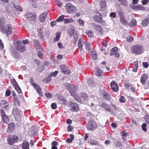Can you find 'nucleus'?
<instances>
[{
  "instance_id": "obj_1",
  "label": "nucleus",
  "mask_w": 149,
  "mask_h": 149,
  "mask_svg": "<svg viewBox=\"0 0 149 149\" xmlns=\"http://www.w3.org/2000/svg\"><path fill=\"white\" fill-rule=\"evenodd\" d=\"M5 19L4 17H2L0 18V31L2 33H5L7 36H8L12 33L13 27L9 24H7L5 26Z\"/></svg>"
},
{
  "instance_id": "obj_2",
  "label": "nucleus",
  "mask_w": 149,
  "mask_h": 149,
  "mask_svg": "<svg viewBox=\"0 0 149 149\" xmlns=\"http://www.w3.org/2000/svg\"><path fill=\"white\" fill-rule=\"evenodd\" d=\"M131 51L133 54L139 55L144 52V49L142 46L140 45H135L131 47Z\"/></svg>"
},
{
  "instance_id": "obj_3",
  "label": "nucleus",
  "mask_w": 149,
  "mask_h": 149,
  "mask_svg": "<svg viewBox=\"0 0 149 149\" xmlns=\"http://www.w3.org/2000/svg\"><path fill=\"white\" fill-rule=\"evenodd\" d=\"M15 45V49L20 52L23 53L26 51V46L25 45H23L21 41H17Z\"/></svg>"
},
{
  "instance_id": "obj_4",
  "label": "nucleus",
  "mask_w": 149,
  "mask_h": 149,
  "mask_svg": "<svg viewBox=\"0 0 149 149\" xmlns=\"http://www.w3.org/2000/svg\"><path fill=\"white\" fill-rule=\"evenodd\" d=\"M18 138L17 136L15 135L9 136L7 138V141L8 144L9 145H12L18 141Z\"/></svg>"
},
{
  "instance_id": "obj_5",
  "label": "nucleus",
  "mask_w": 149,
  "mask_h": 149,
  "mask_svg": "<svg viewBox=\"0 0 149 149\" xmlns=\"http://www.w3.org/2000/svg\"><path fill=\"white\" fill-rule=\"evenodd\" d=\"M69 87L68 91L70 93L74 98L76 99L77 96L75 95V93L78 89L77 86L75 85L71 84L70 85Z\"/></svg>"
},
{
  "instance_id": "obj_6",
  "label": "nucleus",
  "mask_w": 149,
  "mask_h": 149,
  "mask_svg": "<svg viewBox=\"0 0 149 149\" xmlns=\"http://www.w3.org/2000/svg\"><path fill=\"white\" fill-rule=\"evenodd\" d=\"M97 124L96 122L93 120H90L88 123L87 127V129L89 130H95L97 127Z\"/></svg>"
},
{
  "instance_id": "obj_7",
  "label": "nucleus",
  "mask_w": 149,
  "mask_h": 149,
  "mask_svg": "<svg viewBox=\"0 0 149 149\" xmlns=\"http://www.w3.org/2000/svg\"><path fill=\"white\" fill-rule=\"evenodd\" d=\"M100 16L95 15L93 17V19L95 21L98 23H101L102 25H105V22L102 20V18L101 14L99 13Z\"/></svg>"
},
{
  "instance_id": "obj_8",
  "label": "nucleus",
  "mask_w": 149,
  "mask_h": 149,
  "mask_svg": "<svg viewBox=\"0 0 149 149\" xmlns=\"http://www.w3.org/2000/svg\"><path fill=\"white\" fill-rule=\"evenodd\" d=\"M12 114L16 119L21 118L20 112L17 107H15L13 109Z\"/></svg>"
},
{
  "instance_id": "obj_9",
  "label": "nucleus",
  "mask_w": 149,
  "mask_h": 149,
  "mask_svg": "<svg viewBox=\"0 0 149 149\" xmlns=\"http://www.w3.org/2000/svg\"><path fill=\"white\" fill-rule=\"evenodd\" d=\"M70 110L71 111L74 112H77L79 110V107L77 104L72 102H70Z\"/></svg>"
},
{
  "instance_id": "obj_10",
  "label": "nucleus",
  "mask_w": 149,
  "mask_h": 149,
  "mask_svg": "<svg viewBox=\"0 0 149 149\" xmlns=\"http://www.w3.org/2000/svg\"><path fill=\"white\" fill-rule=\"evenodd\" d=\"M65 8L66 11L68 13H72L74 11L75 8L71 3H67L65 5Z\"/></svg>"
},
{
  "instance_id": "obj_11",
  "label": "nucleus",
  "mask_w": 149,
  "mask_h": 149,
  "mask_svg": "<svg viewBox=\"0 0 149 149\" xmlns=\"http://www.w3.org/2000/svg\"><path fill=\"white\" fill-rule=\"evenodd\" d=\"M101 107L102 108L109 112H111L113 111V110L111 108L110 105L106 103H102Z\"/></svg>"
},
{
  "instance_id": "obj_12",
  "label": "nucleus",
  "mask_w": 149,
  "mask_h": 149,
  "mask_svg": "<svg viewBox=\"0 0 149 149\" xmlns=\"http://www.w3.org/2000/svg\"><path fill=\"white\" fill-rule=\"evenodd\" d=\"M25 16L30 20H34L36 18V14L32 13H27L25 14Z\"/></svg>"
},
{
  "instance_id": "obj_13",
  "label": "nucleus",
  "mask_w": 149,
  "mask_h": 149,
  "mask_svg": "<svg viewBox=\"0 0 149 149\" xmlns=\"http://www.w3.org/2000/svg\"><path fill=\"white\" fill-rule=\"evenodd\" d=\"M0 105L1 107L4 110H8L9 109V104L6 100H0Z\"/></svg>"
},
{
  "instance_id": "obj_14",
  "label": "nucleus",
  "mask_w": 149,
  "mask_h": 149,
  "mask_svg": "<svg viewBox=\"0 0 149 149\" xmlns=\"http://www.w3.org/2000/svg\"><path fill=\"white\" fill-rule=\"evenodd\" d=\"M60 68L62 72L65 74H69L70 72V69L64 65H60Z\"/></svg>"
},
{
  "instance_id": "obj_15",
  "label": "nucleus",
  "mask_w": 149,
  "mask_h": 149,
  "mask_svg": "<svg viewBox=\"0 0 149 149\" xmlns=\"http://www.w3.org/2000/svg\"><path fill=\"white\" fill-rule=\"evenodd\" d=\"M118 48L116 47H115L112 49L110 53V55H114L116 57H119V54L118 52Z\"/></svg>"
},
{
  "instance_id": "obj_16",
  "label": "nucleus",
  "mask_w": 149,
  "mask_h": 149,
  "mask_svg": "<svg viewBox=\"0 0 149 149\" xmlns=\"http://www.w3.org/2000/svg\"><path fill=\"white\" fill-rule=\"evenodd\" d=\"M110 86L112 90L114 92L117 91L119 89L117 84L114 81H112L110 83Z\"/></svg>"
},
{
  "instance_id": "obj_17",
  "label": "nucleus",
  "mask_w": 149,
  "mask_h": 149,
  "mask_svg": "<svg viewBox=\"0 0 149 149\" xmlns=\"http://www.w3.org/2000/svg\"><path fill=\"white\" fill-rule=\"evenodd\" d=\"M102 96L103 98L106 100H109L111 98L109 93L105 91L102 92Z\"/></svg>"
},
{
  "instance_id": "obj_18",
  "label": "nucleus",
  "mask_w": 149,
  "mask_h": 149,
  "mask_svg": "<svg viewBox=\"0 0 149 149\" xmlns=\"http://www.w3.org/2000/svg\"><path fill=\"white\" fill-rule=\"evenodd\" d=\"M91 55L92 58L95 60L97 58V55L96 52L93 49H91L88 52Z\"/></svg>"
},
{
  "instance_id": "obj_19",
  "label": "nucleus",
  "mask_w": 149,
  "mask_h": 149,
  "mask_svg": "<svg viewBox=\"0 0 149 149\" xmlns=\"http://www.w3.org/2000/svg\"><path fill=\"white\" fill-rule=\"evenodd\" d=\"M148 78L147 74L144 73L143 74L141 78L140 81L143 84H144L145 82Z\"/></svg>"
},
{
  "instance_id": "obj_20",
  "label": "nucleus",
  "mask_w": 149,
  "mask_h": 149,
  "mask_svg": "<svg viewBox=\"0 0 149 149\" xmlns=\"http://www.w3.org/2000/svg\"><path fill=\"white\" fill-rule=\"evenodd\" d=\"M59 103L62 104H66L67 101L64 97L62 96H59L58 99Z\"/></svg>"
},
{
  "instance_id": "obj_21",
  "label": "nucleus",
  "mask_w": 149,
  "mask_h": 149,
  "mask_svg": "<svg viewBox=\"0 0 149 149\" xmlns=\"http://www.w3.org/2000/svg\"><path fill=\"white\" fill-rule=\"evenodd\" d=\"M100 5L101 10H104L106 8V5L104 0H100Z\"/></svg>"
},
{
  "instance_id": "obj_22",
  "label": "nucleus",
  "mask_w": 149,
  "mask_h": 149,
  "mask_svg": "<svg viewBox=\"0 0 149 149\" xmlns=\"http://www.w3.org/2000/svg\"><path fill=\"white\" fill-rule=\"evenodd\" d=\"M47 14L46 13H42L40 16L39 20L40 22H44L46 18Z\"/></svg>"
},
{
  "instance_id": "obj_23",
  "label": "nucleus",
  "mask_w": 149,
  "mask_h": 149,
  "mask_svg": "<svg viewBox=\"0 0 149 149\" xmlns=\"http://www.w3.org/2000/svg\"><path fill=\"white\" fill-rule=\"evenodd\" d=\"M34 88L36 90L37 93L40 96H43V94L42 93V90L41 87L38 85L37 86H36V87Z\"/></svg>"
},
{
  "instance_id": "obj_24",
  "label": "nucleus",
  "mask_w": 149,
  "mask_h": 149,
  "mask_svg": "<svg viewBox=\"0 0 149 149\" xmlns=\"http://www.w3.org/2000/svg\"><path fill=\"white\" fill-rule=\"evenodd\" d=\"M22 149H29V143L26 141H24L22 144Z\"/></svg>"
},
{
  "instance_id": "obj_25",
  "label": "nucleus",
  "mask_w": 149,
  "mask_h": 149,
  "mask_svg": "<svg viewBox=\"0 0 149 149\" xmlns=\"http://www.w3.org/2000/svg\"><path fill=\"white\" fill-rule=\"evenodd\" d=\"M68 33L70 36L75 33L74 29L73 26H71L70 28H69L68 29Z\"/></svg>"
},
{
  "instance_id": "obj_26",
  "label": "nucleus",
  "mask_w": 149,
  "mask_h": 149,
  "mask_svg": "<svg viewBox=\"0 0 149 149\" xmlns=\"http://www.w3.org/2000/svg\"><path fill=\"white\" fill-rule=\"evenodd\" d=\"M95 29L96 31H98L100 33L102 34V27L99 25H95Z\"/></svg>"
},
{
  "instance_id": "obj_27",
  "label": "nucleus",
  "mask_w": 149,
  "mask_h": 149,
  "mask_svg": "<svg viewBox=\"0 0 149 149\" xmlns=\"http://www.w3.org/2000/svg\"><path fill=\"white\" fill-rule=\"evenodd\" d=\"M134 66L133 69V71L135 72H136L138 70V61H136L134 63Z\"/></svg>"
},
{
  "instance_id": "obj_28",
  "label": "nucleus",
  "mask_w": 149,
  "mask_h": 149,
  "mask_svg": "<svg viewBox=\"0 0 149 149\" xmlns=\"http://www.w3.org/2000/svg\"><path fill=\"white\" fill-rule=\"evenodd\" d=\"M120 22L122 24H126L127 23V20L125 19V16L120 18Z\"/></svg>"
},
{
  "instance_id": "obj_29",
  "label": "nucleus",
  "mask_w": 149,
  "mask_h": 149,
  "mask_svg": "<svg viewBox=\"0 0 149 149\" xmlns=\"http://www.w3.org/2000/svg\"><path fill=\"white\" fill-rule=\"evenodd\" d=\"M15 126V124L13 123H10L8 125V129L12 131L14 128Z\"/></svg>"
},
{
  "instance_id": "obj_30",
  "label": "nucleus",
  "mask_w": 149,
  "mask_h": 149,
  "mask_svg": "<svg viewBox=\"0 0 149 149\" xmlns=\"http://www.w3.org/2000/svg\"><path fill=\"white\" fill-rule=\"evenodd\" d=\"M148 23L149 22L147 18L144 19L142 22V24L144 26H146Z\"/></svg>"
},
{
  "instance_id": "obj_31",
  "label": "nucleus",
  "mask_w": 149,
  "mask_h": 149,
  "mask_svg": "<svg viewBox=\"0 0 149 149\" xmlns=\"http://www.w3.org/2000/svg\"><path fill=\"white\" fill-rule=\"evenodd\" d=\"M93 32L91 31H86V34L90 38H92L93 37Z\"/></svg>"
},
{
  "instance_id": "obj_32",
  "label": "nucleus",
  "mask_w": 149,
  "mask_h": 149,
  "mask_svg": "<svg viewBox=\"0 0 149 149\" xmlns=\"http://www.w3.org/2000/svg\"><path fill=\"white\" fill-rule=\"evenodd\" d=\"M13 101L15 104L16 105H19L20 104V102L19 100L17 97L14 98Z\"/></svg>"
},
{
  "instance_id": "obj_33",
  "label": "nucleus",
  "mask_w": 149,
  "mask_h": 149,
  "mask_svg": "<svg viewBox=\"0 0 149 149\" xmlns=\"http://www.w3.org/2000/svg\"><path fill=\"white\" fill-rule=\"evenodd\" d=\"M64 16L63 15H61L56 19V21L57 22H59L64 20Z\"/></svg>"
},
{
  "instance_id": "obj_34",
  "label": "nucleus",
  "mask_w": 149,
  "mask_h": 149,
  "mask_svg": "<svg viewBox=\"0 0 149 149\" xmlns=\"http://www.w3.org/2000/svg\"><path fill=\"white\" fill-rule=\"evenodd\" d=\"M2 120L4 123H7L8 122V118L7 116L2 117Z\"/></svg>"
},
{
  "instance_id": "obj_35",
  "label": "nucleus",
  "mask_w": 149,
  "mask_h": 149,
  "mask_svg": "<svg viewBox=\"0 0 149 149\" xmlns=\"http://www.w3.org/2000/svg\"><path fill=\"white\" fill-rule=\"evenodd\" d=\"M121 135L122 139L124 140H126L127 136L126 133L124 131H123L121 132Z\"/></svg>"
},
{
  "instance_id": "obj_36",
  "label": "nucleus",
  "mask_w": 149,
  "mask_h": 149,
  "mask_svg": "<svg viewBox=\"0 0 149 149\" xmlns=\"http://www.w3.org/2000/svg\"><path fill=\"white\" fill-rule=\"evenodd\" d=\"M61 33L58 32L56 33V36L55 38H54V40L55 41H57L59 40L60 37Z\"/></svg>"
},
{
  "instance_id": "obj_37",
  "label": "nucleus",
  "mask_w": 149,
  "mask_h": 149,
  "mask_svg": "<svg viewBox=\"0 0 149 149\" xmlns=\"http://www.w3.org/2000/svg\"><path fill=\"white\" fill-rule=\"evenodd\" d=\"M43 49L42 48V50L41 51H39L38 52V55L39 57L40 58L42 59L43 57Z\"/></svg>"
},
{
  "instance_id": "obj_38",
  "label": "nucleus",
  "mask_w": 149,
  "mask_h": 149,
  "mask_svg": "<svg viewBox=\"0 0 149 149\" xmlns=\"http://www.w3.org/2000/svg\"><path fill=\"white\" fill-rule=\"evenodd\" d=\"M35 46L36 47H40L42 48L41 47L39 42L37 40H34L33 41Z\"/></svg>"
},
{
  "instance_id": "obj_39",
  "label": "nucleus",
  "mask_w": 149,
  "mask_h": 149,
  "mask_svg": "<svg viewBox=\"0 0 149 149\" xmlns=\"http://www.w3.org/2000/svg\"><path fill=\"white\" fill-rule=\"evenodd\" d=\"M81 98L84 100H86V99L88 97L87 95L85 93H81Z\"/></svg>"
},
{
  "instance_id": "obj_40",
  "label": "nucleus",
  "mask_w": 149,
  "mask_h": 149,
  "mask_svg": "<svg viewBox=\"0 0 149 149\" xmlns=\"http://www.w3.org/2000/svg\"><path fill=\"white\" fill-rule=\"evenodd\" d=\"M126 39L127 41L130 42H132L133 40V38L130 35L127 36Z\"/></svg>"
},
{
  "instance_id": "obj_41",
  "label": "nucleus",
  "mask_w": 149,
  "mask_h": 149,
  "mask_svg": "<svg viewBox=\"0 0 149 149\" xmlns=\"http://www.w3.org/2000/svg\"><path fill=\"white\" fill-rule=\"evenodd\" d=\"M136 20H133L129 24L130 26L132 27L135 26L136 24Z\"/></svg>"
},
{
  "instance_id": "obj_42",
  "label": "nucleus",
  "mask_w": 149,
  "mask_h": 149,
  "mask_svg": "<svg viewBox=\"0 0 149 149\" xmlns=\"http://www.w3.org/2000/svg\"><path fill=\"white\" fill-rule=\"evenodd\" d=\"M51 79L50 76H49L48 77L45 78L43 80V81L45 83H48Z\"/></svg>"
},
{
  "instance_id": "obj_43",
  "label": "nucleus",
  "mask_w": 149,
  "mask_h": 149,
  "mask_svg": "<svg viewBox=\"0 0 149 149\" xmlns=\"http://www.w3.org/2000/svg\"><path fill=\"white\" fill-rule=\"evenodd\" d=\"M98 144V142L94 139H93L92 141L89 143V145L91 146L96 145Z\"/></svg>"
},
{
  "instance_id": "obj_44",
  "label": "nucleus",
  "mask_w": 149,
  "mask_h": 149,
  "mask_svg": "<svg viewBox=\"0 0 149 149\" xmlns=\"http://www.w3.org/2000/svg\"><path fill=\"white\" fill-rule=\"evenodd\" d=\"M15 10L17 12L20 11L22 12V7L19 6H15Z\"/></svg>"
},
{
  "instance_id": "obj_45",
  "label": "nucleus",
  "mask_w": 149,
  "mask_h": 149,
  "mask_svg": "<svg viewBox=\"0 0 149 149\" xmlns=\"http://www.w3.org/2000/svg\"><path fill=\"white\" fill-rule=\"evenodd\" d=\"M86 48L87 49L88 52L91 50L92 48H91L90 47V45L89 43L86 42L85 43Z\"/></svg>"
},
{
  "instance_id": "obj_46",
  "label": "nucleus",
  "mask_w": 149,
  "mask_h": 149,
  "mask_svg": "<svg viewBox=\"0 0 149 149\" xmlns=\"http://www.w3.org/2000/svg\"><path fill=\"white\" fill-rule=\"evenodd\" d=\"M64 23H71L73 22V19H69V18L65 19H64Z\"/></svg>"
},
{
  "instance_id": "obj_47",
  "label": "nucleus",
  "mask_w": 149,
  "mask_h": 149,
  "mask_svg": "<svg viewBox=\"0 0 149 149\" xmlns=\"http://www.w3.org/2000/svg\"><path fill=\"white\" fill-rule=\"evenodd\" d=\"M121 4L125 6H127V0H121Z\"/></svg>"
},
{
  "instance_id": "obj_48",
  "label": "nucleus",
  "mask_w": 149,
  "mask_h": 149,
  "mask_svg": "<svg viewBox=\"0 0 149 149\" xmlns=\"http://www.w3.org/2000/svg\"><path fill=\"white\" fill-rule=\"evenodd\" d=\"M126 100L125 97L123 96H121L120 97L119 101L121 103H124L125 102Z\"/></svg>"
},
{
  "instance_id": "obj_49",
  "label": "nucleus",
  "mask_w": 149,
  "mask_h": 149,
  "mask_svg": "<svg viewBox=\"0 0 149 149\" xmlns=\"http://www.w3.org/2000/svg\"><path fill=\"white\" fill-rule=\"evenodd\" d=\"M78 46L80 50L81 51L82 48V43L81 42L80 39L78 41Z\"/></svg>"
},
{
  "instance_id": "obj_50",
  "label": "nucleus",
  "mask_w": 149,
  "mask_h": 149,
  "mask_svg": "<svg viewBox=\"0 0 149 149\" xmlns=\"http://www.w3.org/2000/svg\"><path fill=\"white\" fill-rule=\"evenodd\" d=\"M102 72V70L100 69H97V71L96 72V75L98 76H100L101 75Z\"/></svg>"
},
{
  "instance_id": "obj_51",
  "label": "nucleus",
  "mask_w": 149,
  "mask_h": 149,
  "mask_svg": "<svg viewBox=\"0 0 149 149\" xmlns=\"http://www.w3.org/2000/svg\"><path fill=\"white\" fill-rule=\"evenodd\" d=\"M58 71H55L54 72L51 73L50 74V76L55 77L56 75L58 73Z\"/></svg>"
},
{
  "instance_id": "obj_52",
  "label": "nucleus",
  "mask_w": 149,
  "mask_h": 149,
  "mask_svg": "<svg viewBox=\"0 0 149 149\" xmlns=\"http://www.w3.org/2000/svg\"><path fill=\"white\" fill-rule=\"evenodd\" d=\"M118 13L120 18L125 16L124 13L121 10H119L118 11Z\"/></svg>"
},
{
  "instance_id": "obj_53",
  "label": "nucleus",
  "mask_w": 149,
  "mask_h": 149,
  "mask_svg": "<svg viewBox=\"0 0 149 149\" xmlns=\"http://www.w3.org/2000/svg\"><path fill=\"white\" fill-rule=\"evenodd\" d=\"M45 96L48 98H50L52 97V95L49 93H45Z\"/></svg>"
},
{
  "instance_id": "obj_54",
  "label": "nucleus",
  "mask_w": 149,
  "mask_h": 149,
  "mask_svg": "<svg viewBox=\"0 0 149 149\" xmlns=\"http://www.w3.org/2000/svg\"><path fill=\"white\" fill-rule=\"evenodd\" d=\"M19 53L16 52H13V54L15 58H17L19 56Z\"/></svg>"
},
{
  "instance_id": "obj_55",
  "label": "nucleus",
  "mask_w": 149,
  "mask_h": 149,
  "mask_svg": "<svg viewBox=\"0 0 149 149\" xmlns=\"http://www.w3.org/2000/svg\"><path fill=\"white\" fill-rule=\"evenodd\" d=\"M33 78L31 77L30 78V82L31 84L33 86V87L34 88L36 87V86H37V85H36L35 83H33Z\"/></svg>"
},
{
  "instance_id": "obj_56",
  "label": "nucleus",
  "mask_w": 149,
  "mask_h": 149,
  "mask_svg": "<svg viewBox=\"0 0 149 149\" xmlns=\"http://www.w3.org/2000/svg\"><path fill=\"white\" fill-rule=\"evenodd\" d=\"M51 108L52 109H54L57 108L56 104L55 103H52L51 105Z\"/></svg>"
},
{
  "instance_id": "obj_57",
  "label": "nucleus",
  "mask_w": 149,
  "mask_h": 149,
  "mask_svg": "<svg viewBox=\"0 0 149 149\" xmlns=\"http://www.w3.org/2000/svg\"><path fill=\"white\" fill-rule=\"evenodd\" d=\"M10 95V91L9 90H6L5 96L6 97H8Z\"/></svg>"
},
{
  "instance_id": "obj_58",
  "label": "nucleus",
  "mask_w": 149,
  "mask_h": 149,
  "mask_svg": "<svg viewBox=\"0 0 149 149\" xmlns=\"http://www.w3.org/2000/svg\"><path fill=\"white\" fill-rule=\"evenodd\" d=\"M1 117L7 116L5 113L4 111L2 109L1 110Z\"/></svg>"
},
{
  "instance_id": "obj_59",
  "label": "nucleus",
  "mask_w": 149,
  "mask_h": 149,
  "mask_svg": "<svg viewBox=\"0 0 149 149\" xmlns=\"http://www.w3.org/2000/svg\"><path fill=\"white\" fill-rule=\"evenodd\" d=\"M146 123H143L142 125V129L144 131H146L147 130L146 128Z\"/></svg>"
},
{
  "instance_id": "obj_60",
  "label": "nucleus",
  "mask_w": 149,
  "mask_h": 149,
  "mask_svg": "<svg viewBox=\"0 0 149 149\" xmlns=\"http://www.w3.org/2000/svg\"><path fill=\"white\" fill-rule=\"evenodd\" d=\"M109 16L113 18H115L116 17V13L115 12H112L110 14Z\"/></svg>"
},
{
  "instance_id": "obj_61",
  "label": "nucleus",
  "mask_w": 149,
  "mask_h": 149,
  "mask_svg": "<svg viewBox=\"0 0 149 149\" xmlns=\"http://www.w3.org/2000/svg\"><path fill=\"white\" fill-rule=\"evenodd\" d=\"M143 67L145 68H147L148 66L149 65L148 63L147 62H144L143 63Z\"/></svg>"
},
{
  "instance_id": "obj_62",
  "label": "nucleus",
  "mask_w": 149,
  "mask_h": 149,
  "mask_svg": "<svg viewBox=\"0 0 149 149\" xmlns=\"http://www.w3.org/2000/svg\"><path fill=\"white\" fill-rule=\"evenodd\" d=\"M78 22L79 25L80 26H83L84 25V22L81 19H79L78 20Z\"/></svg>"
},
{
  "instance_id": "obj_63",
  "label": "nucleus",
  "mask_w": 149,
  "mask_h": 149,
  "mask_svg": "<svg viewBox=\"0 0 149 149\" xmlns=\"http://www.w3.org/2000/svg\"><path fill=\"white\" fill-rule=\"evenodd\" d=\"M15 89L18 93L20 94L22 93V90L19 87H17Z\"/></svg>"
},
{
  "instance_id": "obj_64",
  "label": "nucleus",
  "mask_w": 149,
  "mask_h": 149,
  "mask_svg": "<svg viewBox=\"0 0 149 149\" xmlns=\"http://www.w3.org/2000/svg\"><path fill=\"white\" fill-rule=\"evenodd\" d=\"M73 127H72L70 125H69L67 127V130L69 132H71L72 131Z\"/></svg>"
}]
</instances>
